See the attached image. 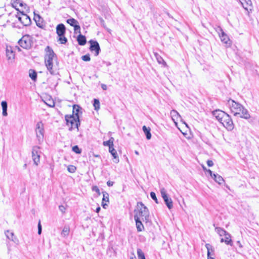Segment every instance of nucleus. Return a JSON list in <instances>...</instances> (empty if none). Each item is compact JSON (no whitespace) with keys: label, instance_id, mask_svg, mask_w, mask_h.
Segmentation results:
<instances>
[{"label":"nucleus","instance_id":"obj_1","mask_svg":"<svg viewBox=\"0 0 259 259\" xmlns=\"http://www.w3.org/2000/svg\"><path fill=\"white\" fill-rule=\"evenodd\" d=\"M227 104L234 116L238 115L239 117L246 119L250 118V116L247 110L244 108L240 104L235 102L233 100L229 99L228 101Z\"/></svg>","mask_w":259,"mask_h":259},{"label":"nucleus","instance_id":"obj_2","mask_svg":"<svg viewBox=\"0 0 259 259\" xmlns=\"http://www.w3.org/2000/svg\"><path fill=\"white\" fill-rule=\"evenodd\" d=\"M46 51L45 63L47 70L52 75L57 74L58 73L57 69L53 65L54 61L57 59V57L53 50L49 46L47 47Z\"/></svg>","mask_w":259,"mask_h":259},{"label":"nucleus","instance_id":"obj_3","mask_svg":"<svg viewBox=\"0 0 259 259\" xmlns=\"http://www.w3.org/2000/svg\"><path fill=\"white\" fill-rule=\"evenodd\" d=\"M134 219H141L146 222L149 221L150 214L148 209L141 202L137 203V208L135 210Z\"/></svg>","mask_w":259,"mask_h":259},{"label":"nucleus","instance_id":"obj_4","mask_svg":"<svg viewBox=\"0 0 259 259\" xmlns=\"http://www.w3.org/2000/svg\"><path fill=\"white\" fill-rule=\"evenodd\" d=\"M65 120L70 131L75 128H78V126L80 125V121L77 113H75V115H66L65 116Z\"/></svg>","mask_w":259,"mask_h":259},{"label":"nucleus","instance_id":"obj_5","mask_svg":"<svg viewBox=\"0 0 259 259\" xmlns=\"http://www.w3.org/2000/svg\"><path fill=\"white\" fill-rule=\"evenodd\" d=\"M19 45L23 49H30L33 45V38L31 36L26 34L18 41Z\"/></svg>","mask_w":259,"mask_h":259},{"label":"nucleus","instance_id":"obj_6","mask_svg":"<svg viewBox=\"0 0 259 259\" xmlns=\"http://www.w3.org/2000/svg\"><path fill=\"white\" fill-rule=\"evenodd\" d=\"M35 133L38 143L40 144L44 140V124L41 121L38 122L36 126Z\"/></svg>","mask_w":259,"mask_h":259},{"label":"nucleus","instance_id":"obj_7","mask_svg":"<svg viewBox=\"0 0 259 259\" xmlns=\"http://www.w3.org/2000/svg\"><path fill=\"white\" fill-rule=\"evenodd\" d=\"M220 122L228 130L231 131L234 128V124L232 119L229 114L227 113L222 119V120Z\"/></svg>","mask_w":259,"mask_h":259},{"label":"nucleus","instance_id":"obj_8","mask_svg":"<svg viewBox=\"0 0 259 259\" xmlns=\"http://www.w3.org/2000/svg\"><path fill=\"white\" fill-rule=\"evenodd\" d=\"M16 17L18 18L19 21H20L24 26H29L31 23L30 17L23 12H21L19 14L18 13L16 15Z\"/></svg>","mask_w":259,"mask_h":259},{"label":"nucleus","instance_id":"obj_9","mask_svg":"<svg viewBox=\"0 0 259 259\" xmlns=\"http://www.w3.org/2000/svg\"><path fill=\"white\" fill-rule=\"evenodd\" d=\"M40 148L38 146H34L32 150V157L33 162L36 165H38L40 162Z\"/></svg>","mask_w":259,"mask_h":259},{"label":"nucleus","instance_id":"obj_10","mask_svg":"<svg viewBox=\"0 0 259 259\" xmlns=\"http://www.w3.org/2000/svg\"><path fill=\"white\" fill-rule=\"evenodd\" d=\"M89 42L91 44L90 48L91 51H95V56H97L99 55L100 51V48L99 43L97 41L93 40H90Z\"/></svg>","mask_w":259,"mask_h":259},{"label":"nucleus","instance_id":"obj_11","mask_svg":"<svg viewBox=\"0 0 259 259\" xmlns=\"http://www.w3.org/2000/svg\"><path fill=\"white\" fill-rule=\"evenodd\" d=\"M67 23L74 27L75 32L80 33V27L76 20L71 18L67 20Z\"/></svg>","mask_w":259,"mask_h":259},{"label":"nucleus","instance_id":"obj_12","mask_svg":"<svg viewBox=\"0 0 259 259\" xmlns=\"http://www.w3.org/2000/svg\"><path fill=\"white\" fill-rule=\"evenodd\" d=\"M5 235L7 238L13 241L14 243L17 245L19 244V240L18 238L15 235L14 232L10 231V230H7L5 232Z\"/></svg>","mask_w":259,"mask_h":259},{"label":"nucleus","instance_id":"obj_13","mask_svg":"<svg viewBox=\"0 0 259 259\" xmlns=\"http://www.w3.org/2000/svg\"><path fill=\"white\" fill-rule=\"evenodd\" d=\"M205 247L207 249V259H215L214 257V249L212 246L209 243H206Z\"/></svg>","mask_w":259,"mask_h":259},{"label":"nucleus","instance_id":"obj_14","mask_svg":"<svg viewBox=\"0 0 259 259\" xmlns=\"http://www.w3.org/2000/svg\"><path fill=\"white\" fill-rule=\"evenodd\" d=\"M243 8L248 12L251 11L252 9V2L250 0L240 1Z\"/></svg>","mask_w":259,"mask_h":259},{"label":"nucleus","instance_id":"obj_15","mask_svg":"<svg viewBox=\"0 0 259 259\" xmlns=\"http://www.w3.org/2000/svg\"><path fill=\"white\" fill-rule=\"evenodd\" d=\"M226 114V112L220 110H216L212 112L213 115L219 122L222 120Z\"/></svg>","mask_w":259,"mask_h":259},{"label":"nucleus","instance_id":"obj_16","mask_svg":"<svg viewBox=\"0 0 259 259\" xmlns=\"http://www.w3.org/2000/svg\"><path fill=\"white\" fill-rule=\"evenodd\" d=\"M66 32V27L65 25L62 24H58L56 27V33L58 35H64Z\"/></svg>","mask_w":259,"mask_h":259},{"label":"nucleus","instance_id":"obj_17","mask_svg":"<svg viewBox=\"0 0 259 259\" xmlns=\"http://www.w3.org/2000/svg\"><path fill=\"white\" fill-rule=\"evenodd\" d=\"M224 237L225 238H222L221 239V242H224L227 245H230L231 246H232L233 243L231 239V235L229 233H228L224 236Z\"/></svg>","mask_w":259,"mask_h":259},{"label":"nucleus","instance_id":"obj_18","mask_svg":"<svg viewBox=\"0 0 259 259\" xmlns=\"http://www.w3.org/2000/svg\"><path fill=\"white\" fill-rule=\"evenodd\" d=\"M170 116L172 120L175 122L176 124L177 122L176 120H178L179 118H181V116L179 113L175 110H172L170 112Z\"/></svg>","mask_w":259,"mask_h":259},{"label":"nucleus","instance_id":"obj_19","mask_svg":"<svg viewBox=\"0 0 259 259\" xmlns=\"http://www.w3.org/2000/svg\"><path fill=\"white\" fill-rule=\"evenodd\" d=\"M34 20L35 21L37 26L41 27V24L42 22V19L39 14H36L34 13Z\"/></svg>","mask_w":259,"mask_h":259},{"label":"nucleus","instance_id":"obj_20","mask_svg":"<svg viewBox=\"0 0 259 259\" xmlns=\"http://www.w3.org/2000/svg\"><path fill=\"white\" fill-rule=\"evenodd\" d=\"M135 220L136 221V225L137 231L138 232L142 231L144 230V227L143 224L142 223L141 219H139L137 220L136 219H135Z\"/></svg>","mask_w":259,"mask_h":259},{"label":"nucleus","instance_id":"obj_21","mask_svg":"<svg viewBox=\"0 0 259 259\" xmlns=\"http://www.w3.org/2000/svg\"><path fill=\"white\" fill-rule=\"evenodd\" d=\"M77 40L78 41V44L80 46H84L87 42V40L85 36L81 35L80 34L77 36Z\"/></svg>","mask_w":259,"mask_h":259},{"label":"nucleus","instance_id":"obj_22","mask_svg":"<svg viewBox=\"0 0 259 259\" xmlns=\"http://www.w3.org/2000/svg\"><path fill=\"white\" fill-rule=\"evenodd\" d=\"M166 205L169 209H171L173 207V202L171 198H169L168 196L165 198L163 199Z\"/></svg>","mask_w":259,"mask_h":259},{"label":"nucleus","instance_id":"obj_23","mask_svg":"<svg viewBox=\"0 0 259 259\" xmlns=\"http://www.w3.org/2000/svg\"><path fill=\"white\" fill-rule=\"evenodd\" d=\"M213 176L212 178L218 184H221L224 182L223 178L220 175L213 174Z\"/></svg>","mask_w":259,"mask_h":259},{"label":"nucleus","instance_id":"obj_24","mask_svg":"<svg viewBox=\"0 0 259 259\" xmlns=\"http://www.w3.org/2000/svg\"><path fill=\"white\" fill-rule=\"evenodd\" d=\"M6 55L8 58V59L9 60L12 61L14 59V54L13 52L12 51L11 48H7Z\"/></svg>","mask_w":259,"mask_h":259},{"label":"nucleus","instance_id":"obj_25","mask_svg":"<svg viewBox=\"0 0 259 259\" xmlns=\"http://www.w3.org/2000/svg\"><path fill=\"white\" fill-rule=\"evenodd\" d=\"M143 131L146 135V138L149 140L151 138V134L150 133V128H147L145 125H144L142 127Z\"/></svg>","mask_w":259,"mask_h":259},{"label":"nucleus","instance_id":"obj_26","mask_svg":"<svg viewBox=\"0 0 259 259\" xmlns=\"http://www.w3.org/2000/svg\"><path fill=\"white\" fill-rule=\"evenodd\" d=\"M215 231L220 236H224L228 233L226 231L220 227H215Z\"/></svg>","mask_w":259,"mask_h":259},{"label":"nucleus","instance_id":"obj_27","mask_svg":"<svg viewBox=\"0 0 259 259\" xmlns=\"http://www.w3.org/2000/svg\"><path fill=\"white\" fill-rule=\"evenodd\" d=\"M219 36L221 38L222 42H223L224 44H228L230 39L228 35L225 33H223V34H220Z\"/></svg>","mask_w":259,"mask_h":259},{"label":"nucleus","instance_id":"obj_28","mask_svg":"<svg viewBox=\"0 0 259 259\" xmlns=\"http://www.w3.org/2000/svg\"><path fill=\"white\" fill-rule=\"evenodd\" d=\"M70 232V228L69 226H65L64 227L61 232V235L64 237H66L68 236Z\"/></svg>","mask_w":259,"mask_h":259},{"label":"nucleus","instance_id":"obj_29","mask_svg":"<svg viewBox=\"0 0 259 259\" xmlns=\"http://www.w3.org/2000/svg\"><path fill=\"white\" fill-rule=\"evenodd\" d=\"M29 76L33 81H35L37 79V73L33 69L29 70Z\"/></svg>","mask_w":259,"mask_h":259},{"label":"nucleus","instance_id":"obj_30","mask_svg":"<svg viewBox=\"0 0 259 259\" xmlns=\"http://www.w3.org/2000/svg\"><path fill=\"white\" fill-rule=\"evenodd\" d=\"M154 55H155V56L156 58V60L159 64H164L165 65L166 64L165 62L164 61L163 58L159 54H158L157 53H155L154 54Z\"/></svg>","mask_w":259,"mask_h":259},{"label":"nucleus","instance_id":"obj_31","mask_svg":"<svg viewBox=\"0 0 259 259\" xmlns=\"http://www.w3.org/2000/svg\"><path fill=\"white\" fill-rule=\"evenodd\" d=\"M110 153L111 154V155H112L114 159V162L116 163H117L119 162V160L118 157V154L117 153L116 150H113V151H110Z\"/></svg>","mask_w":259,"mask_h":259},{"label":"nucleus","instance_id":"obj_32","mask_svg":"<svg viewBox=\"0 0 259 259\" xmlns=\"http://www.w3.org/2000/svg\"><path fill=\"white\" fill-rule=\"evenodd\" d=\"M137 254L139 259H145L144 253L141 249L138 248L137 249Z\"/></svg>","mask_w":259,"mask_h":259},{"label":"nucleus","instance_id":"obj_33","mask_svg":"<svg viewBox=\"0 0 259 259\" xmlns=\"http://www.w3.org/2000/svg\"><path fill=\"white\" fill-rule=\"evenodd\" d=\"M59 38L58 41H60L61 44H65L67 41V39L64 35H58Z\"/></svg>","mask_w":259,"mask_h":259},{"label":"nucleus","instance_id":"obj_34","mask_svg":"<svg viewBox=\"0 0 259 259\" xmlns=\"http://www.w3.org/2000/svg\"><path fill=\"white\" fill-rule=\"evenodd\" d=\"M95 110H98L100 109V102L98 99H95L93 104Z\"/></svg>","mask_w":259,"mask_h":259},{"label":"nucleus","instance_id":"obj_35","mask_svg":"<svg viewBox=\"0 0 259 259\" xmlns=\"http://www.w3.org/2000/svg\"><path fill=\"white\" fill-rule=\"evenodd\" d=\"M68 171L70 173H74L76 170V168L73 165H70L67 167Z\"/></svg>","mask_w":259,"mask_h":259},{"label":"nucleus","instance_id":"obj_36","mask_svg":"<svg viewBox=\"0 0 259 259\" xmlns=\"http://www.w3.org/2000/svg\"><path fill=\"white\" fill-rule=\"evenodd\" d=\"M72 151L76 154H80L81 152V149H80L77 145L72 147Z\"/></svg>","mask_w":259,"mask_h":259},{"label":"nucleus","instance_id":"obj_37","mask_svg":"<svg viewBox=\"0 0 259 259\" xmlns=\"http://www.w3.org/2000/svg\"><path fill=\"white\" fill-rule=\"evenodd\" d=\"M160 193L161 195V197L162 198H165L168 195L166 194V191L164 188H162L160 189Z\"/></svg>","mask_w":259,"mask_h":259},{"label":"nucleus","instance_id":"obj_38","mask_svg":"<svg viewBox=\"0 0 259 259\" xmlns=\"http://www.w3.org/2000/svg\"><path fill=\"white\" fill-rule=\"evenodd\" d=\"M79 107L78 106L74 105L73 108V114L72 115H75V113H77V114H79Z\"/></svg>","mask_w":259,"mask_h":259},{"label":"nucleus","instance_id":"obj_39","mask_svg":"<svg viewBox=\"0 0 259 259\" xmlns=\"http://www.w3.org/2000/svg\"><path fill=\"white\" fill-rule=\"evenodd\" d=\"M150 196H151V198L153 200H154L156 203H158L157 199V197H156V194H155V193L154 192H151L150 193Z\"/></svg>","mask_w":259,"mask_h":259},{"label":"nucleus","instance_id":"obj_40","mask_svg":"<svg viewBox=\"0 0 259 259\" xmlns=\"http://www.w3.org/2000/svg\"><path fill=\"white\" fill-rule=\"evenodd\" d=\"M215 29V31L217 32V33L219 34V36L220 35V34H222L223 33H225L220 26L216 27Z\"/></svg>","mask_w":259,"mask_h":259},{"label":"nucleus","instance_id":"obj_41","mask_svg":"<svg viewBox=\"0 0 259 259\" xmlns=\"http://www.w3.org/2000/svg\"><path fill=\"white\" fill-rule=\"evenodd\" d=\"M81 59L84 61H89L91 60L90 56L89 54L82 56Z\"/></svg>","mask_w":259,"mask_h":259},{"label":"nucleus","instance_id":"obj_42","mask_svg":"<svg viewBox=\"0 0 259 259\" xmlns=\"http://www.w3.org/2000/svg\"><path fill=\"white\" fill-rule=\"evenodd\" d=\"M1 106L2 107V109H7L8 104L7 102L6 101H3L1 103Z\"/></svg>","mask_w":259,"mask_h":259},{"label":"nucleus","instance_id":"obj_43","mask_svg":"<svg viewBox=\"0 0 259 259\" xmlns=\"http://www.w3.org/2000/svg\"><path fill=\"white\" fill-rule=\"evenodd\" d=\"M103 144L105 146H108L113 145V144H111V142H110L109 140L107 141H104L103 143Z\"/></svg>","mask_w":259,"mask_h":259},{"label":"nucleus","instance_id":"obj_44","mask_svg":"<svg viewBox=\"0 0 259 259\" xmlns=\"http://www.w3.org/2000/svg\"><path fill=\"white\" fill-rule=\"evenodd\" d=\"M103 201L109 202V196L108 193L103 194Z\"/></svg>","mask_w":259,"mask_h":259},{"label":"nucleus","instance_id":"obj_45","mask_svg":"<svg viewBox=\"0 0 259 259\" xmlns=\"http://www.w3.org/2000/svg\"><path fill=\"white\" fill-rule=\"evenodd\" d=\"M92 190L93 191H95L96 192V193H98L100 194V190L98 188V187L96 186H93L92 187Z\"/></svg>","mask_w":259,"mask_h":259},{"label":"nucleus","instance_id":"obj_46","mask_svg":"<svg viewBox=\"0 0 259 259\" xmlns=\"http://www.w3.org/2000/svg\"><path fill=\"white\" fill-rule=\"evenodd\" d=\"M41 226L40 224V221H39L38 224V234H40L41 233Z\"/></svg>","mask_w":259,"mask_h":259},{"label":"nucleus","instance_id":"obj_47","mask_svg":"<svg viewBox=\"0 0 259 259\" xmlns=\"http://www.w3.org/2000/svg\"><path fill=\"white\" fill-rule=\"evenodd\" d=\"M59 210L63 213H64L66 210V208L63 205H60L59 206Z\"/></svg>","mask_w":259,"mask_h":259},{"label":"nucleus","instance_id":"obj_48","mask_svg":"<svg viewBox=\"0 0 259 259\" xmlns=\"http://www.w3.org/2000/svg\"><path fill=\"white\" fill-rule=\"evenodd\" d=\"M207 164L208 166H212L213 165V162L212 160H208L207 161Z\"/></svg>","mask_w":259,"mask_h":259},{"label":"nucleus","instance_id":"obj_49","mask_svg":"<svg viewBox=\"0 0 259 259\" xmlns=\"http://www.w3.org/2000/svg\"><path fill=\"white\" fill-rule=\"evenodd\" d=\"M50 102L49 103H47V104L50 107H53L55 106V103L53 101H50Z\"/></svg>","mask_w":259,"mask_h":259},{"label":"nucleus","instance_id":"obj_50","mask_svg":"<svg viewBox=\"0 0 259 259\" xmlns=\"http://www.w3.org/2000/svg\"><path fill=\"white\" fill-rule=\"evenodd\" d=\"M2 110H3V112H2L3 115L4 116H7L8 115L7 109H2Z\"/></svg>","mask_w":259,"mask_h":259},{"label":"nucleus","instance_id":"obj_51","mask_svg":"<svg viewBox=\"0 0 259 259\" xmlns=\"http://www.w3.org/2000/svg\"><path fill=\"white\" fill-rule=\"evenodd\" d=\"M114 184V182H112V181H108L107 182V185L109 187H111Z\"/></svg>","mask_w":259,"mask_h":259},{"label":"nucleus","instance_id":"obj_52","mask_svg":"<svg viewBox=\"0 0 259 259\" xmlns=\"http://www.w3.org/2000/svg\"><path fill=\"white\" fill-rule=\"evenodd\" d=\"M203 169L204 170H206L210 175V176L212 178L213 176V174H212V171L210 170V169H206L205 168L203 167Z\"/></svg>","mask_w":259,"mask_h":259},{"label":"nucleus","instance_id":"obj_53","mask_svg":"<svg viewBox=\"0 0 259 259\" xmlns=\"http://www.w3.org/2000/svg\"><path fill=\"white\" fill-rule=\"evenodd\" d=\"M101 88L104 91L107 90V87L105 84H102Z\"/></svg>","mask_w":259,"mask_h":259},{"label":"nucleus","instance_id":"obj_54","mask_svg":"<svg viewBox=\"0 0 259 259\" xmlns=\"http://www.w3.org/2000/svg\"><path fill=\"white\" fill-rule=\"evenodd\" d=\"M113 146H114V145H112V146H110L109 147V152H110V151H113V150H115V149L114 148Z\"/></svg>","mask_w":259,"mask_h":259},{"label":"nucleus","instance_id":"obj_55","mask_svg":"<svg viewBox=\"0 0 259 259\" xmlns=\"http://www.w3.org/2000/svg\"><path fill=\"white\" fill-rule=\"evenodd\" d=\"M236 244H237V245L239 247H240V248H242V244H241V242H240V241H237Z\"/></svg>","mask_w":259,"mask_h":259},{"label":"nucleus","instance_id":"obj_56","mask_svg":"<svg viewBox=\"0 0 259 259\" xmlns=\"http://www.w3.org/2000/svg\"><path fill=\"white\" fill-rule=\"evenodd\" d=\"M110 142H111V144H113L114 139L113 137H111L110 139L109 140Z\"/></svg>","mask_w":259,"mask_h":259},{"label":"nucleus","instance_id":"obj_57","mask_svg":"<svg viewBox=\"0 0 259 259\" xmlns=\"http://www.w3.org/2000/svg\"><path fill=\"white\" fill-rule=\"evenodd\" d=\"M17 4H19L20 7H23V3L20 2V1H18V2L17 3Z\"/></svg>","mask_w":259,"mask_h":259},{"label":"nucleus","instance_id":"obj_58","mask_svg":"<svg viewBox=\"0 0 259 259\" xmlns=\"http://www.w3.org/2000/svg\"><path fill=\"white\" fill-rule=\"evenodd\" d=\"M100 209H101L100 207V206H98V207L96 208V212H97V213H98V212L100 211Z\"/></svg>","mask_w":259,"mask_h":259},{"label":"nucleus","instance_id":"obj_59","mask_svg":"<svg viewBox=\"0 0 259 259\" xmlns=\"http://www.w3.org/2000/svg\"><path fill=\"white\" fill-rule=\"evenodd\" d=\"M130 259H136V257L134 255L133 256L131 257Z\"/></svg>","mask_w":259,"mask_h":259},{"label":"nucleus","instance_id":"obj_60","mask_svg":"<svg viewBox=\"0 0 259 259\" xmlns=\"http://www.w3.org/2000/svg\"><path fill=\"white\" fill-rule=\"evenodd\" d=\"M135 154L137 155H139V152L137 151H135Z\"/></svg>","mask_w":259,"mask_h":259},{"label":"nucleus","instance_id":"obj_61","mask_svg":"<svg viewBox=\"0 0 259 259\" xmlns=\"http://www.w3.org/2000/svg\"><path fill=\"white\" fill-rule=\"evenodd\" d=\"M102 205H103V207L104 208H105V206L106 205V204H104V203H103Z\"/></svg>","mask_w":259,"mask_h":259},{"label":"nucleus","instance_id":"obj_62","mask_svg":"<svg viewBox=\"0 0 259 259\" xmlns=\"http://www.w3.org/2000/svg\"><path fill=\"white\" fill-rule=\"evenodd\" d=\"M95 157H99V156L98 155H95Z\"/></svg>","mask_w":259,"mask_h":259},{"label":"nucleus","instance_id":"obj_63","mask_svg":"<svg viewBox=\"0 0 259 259\" xmlns=\"http://www.w3.org/2000/svg\"><path fill=\"white\" fill-rule=\"evenodd\" d=\"M184 123L186 125V126H187V124L186 123V122H184Z\"/></svg>","mask_w":259,"mask_h":259}]
</instances>
